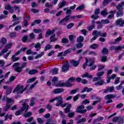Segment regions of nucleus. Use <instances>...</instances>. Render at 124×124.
Returning <instances> with one entry per match:
<instances>
[{
    "label": "nucleus",
    "instance_id": "obj_1",
    "mask_svg": "<svg viewBox=\"0 0 124 124\" xmlns=\"http://www.w3.org/2000/svg\"><path fill=\"white\" fill-rule=\"evenodd\" d=\"M52 82L53 85H54L55 87H72V85L69 82H62V81H58V78L54 77L52 78Z\"/></svg>",
    "mask_w": 124,
    "mask_h": 124
},
{
    "label": "nucleus",
    "instance_id": "obj_2",
    "mask_svg": "<svg viewBox=\"0 0 124 124\" xmlns=\"http://www.w3.org/2000/svg\"><path fill=\"white\" fill-rule=\"evenodd\" d=\"M24 92H25V88H24V86L23 85H18L14 90L13 93H16L17 94H19L20 93H23Z\"/></svg>",
    "mask_w": 124,
    "mask_h": 124
},
{
    "label": "nucleus",
    "instance_id": "obj_3",
    "mask_svg": "<svg viewBox=\"0 0 124 124\" xmlns=\"http://www.w3.org/2000/svg\"><path fill=\"white\" fill-rule=\"evenodd\" d=\"M70 16H67L62 18L60 21L59 22L58 24L60 26H61L62 25V26H66L67 25V21H69L70 19Z\"/></svg>",
    "mask_w": 124,
    "mask_h": 124
},
{
    "label": "nucleus",
    "instance_id": "obj_4",
    "mask_svg": "<svg viewBox=\"0 0 124 124\" xmlns=\"http://www.w3.org/2000/svg\"><path fill=\"white\" fill-rule=\"evenodd\" d=\"M85 109V106L84 105H81L77 108L76 111L77 113H79L80 114H85L87 112V109Z\"/></svg>",
    "mask_w": 124,
    "mask_h": 124
},
{
    "label": "nucleus",
    "instance_id": "obj_5",
    "mask_svg": "<svg viewBox=\"0 0 124 124\" xmlns=\"http://www.w3.org/2000/svg\"><path fill=\"white\" fill-rule=\"evenodd\" d=\"M19 65L20 63L19 62L15 63L13 65V67L15 68V71H16V72H17L18 73H20L22 70H23V67H19Z\"/></svg>",
    "mask_w": 124,
    "mask_h": 124
},
{
    "label": "nucleus",
    "instance_id": "obj_6",
    "mask_svg": "<svg viewBox=\"0 0 124 124\" xmlns=\"http://www.w3.org/2000/svg\"><path fill=\"white\" fill-rule=\"evenodd\" d=\"M2 100L3 101L6 102V104L10 105V106H11V104L14 103V100H13V99H11L7 97H3L2 99Z\"/></svg>",
    "mask_w": 124,
    "mask_h": 124
},
{
    "label": "nucleus",
    "instance_id": "obj_7",
    "mask_svg": "<svg viewBox=\"0 0 124 124\" xmlns=\"http://www.w3.org/2000/svg\"><path fill=\"white\" fill-rule=\"evenodd\" d=\"M38 83V81L36 80L33 84L31 85V84H28L26 86V87H25V88H24L25 91H26V90L27 91H28V92H31V90H32V89H33V88H34V87H35V85H36V84H37Z\"/></svg>",
    "mask_w": 124,
    "mask_h": 124
},
{
    "label": "nucleus",
    "instance_id": "obj_8",
    "mask_svg": "<svg viewBox=\"0 0 124 124\" xmlns=\"http://www.w3.org/2000/svg\"><path fill=\"white\" fill-rule=\"evenodd\" d=\"M112 98H115V96L113 94H108L104 97V99H106V100H108L106 102V103L108 104V103H111V102H113V101L111 100Z\"/></svg>",
    "mask_w": 124,
    "mask_h": 124
},
{
    "label": "nucleus",
    "instance_id": "obj_9",
    "mask_svg": "<svg viewBox=\"0 0 124 124\" xmlns=\"http://www.w3.org/2000/svg\"><path fill=\"white\" fill-rule=\"evenodd\" d=\"M57 101V103L56 104V106L57 107H59V106H61L62 104V96H59L56 97V99Z\"/></svg>",
    "mask_w": 124,
    "mask_h": 124
},
{
    "label": "nucleus",
    "instance_id": "obj_10",
    "mask_svg": "<svg viewBox=\"0 0 124 124\" xmlns=\"http://www.w3.org/2000/svg\"><path fill=\"white\" fill-rule=\"evenodd\" d=\"M124 121V118L123 117L118 116V117H115L112 119L113 123H123Z\"/></svg>",
    "mask_w": 124,
    "mask_h": 124
},
{
    "label": "nucleus",
    "instance_id": "obj_11",
    "mask_svg": "<svg viewBox=\"0 0 124 124\" xmlns=\"http://www.w3.org/2000/svg\"><path fill=\"white\" fill-rule=\"evenodd\" d=\"M97 34V36H102L103 37H106V35H107V33H102L100 31L97 32L96 30H95L93 31L92 34Z\"/></svg>",
    "mask_w": 124,
    "mask_h": 124
},
{
    "label": "nucleus",
    "instance_id": "obj_12",
    "mask_svg": "<svg viewBox=\"0 0 124 124\" xmlns=\"http://www.w3.org/2000/svg\"><path fill=\"white\" fill-rule=\"evenodd\" d=\"M62 72H67L69 70V63H66L64 64L62 68Z\"/></svg>",
    "mask_w": 124,
    "mask_h": 124
},
{
    "label": "nucleus",
    "instance_id": "obj_13",
    "mask_svg": "<svg viewBox=\"0 0 124 124\" xmlns=\"http://www.w3.org/2000/svg\"><path fill=\"white\" fill-rule=\"evenodd\" d=\"M32 46L36 49V51H38L41 49V44L40 43H37L36 44H32Z\"/></svg>",
    "mask_w": 124,
    "mask_h": 124
},
{
    "label": "nucleus",
    "instance_id": "obj_14",
    "mask_svg": "<svg viewBox=\"0 0 124 124\" xmlns=\"http://www.w3.org/2000/svg\"><path fill=\"white\" fill-rule=\"evenodd\" d=\"M124 24V20L119 19L116 21V26H119V27H123Z\"/></svg>",
    "mask_w": 124,
    "mask_h": 124
},
{
    "label": "nucleus",
    "instance_id": "obj_15",
    "mask_svg": "<svg viewBox=\"0 0 124 124\" xmlns=\"http://www.w3.org/2000/svg\"><path fill=\"white\" fill-rule=\"evenodd\" d=\"M114 91V87H108L104 91V93H112Z\"/></svg>",
    "mask_w": 124,
    "mask_h": 124
},
{
    "label": "nucleus",
    "instance_id": "obj_16",
    "mask_svg": "<svg viewBox=\"0 0 124 124\" xmlns=\"http://www.w3.org/2000/svg\"><path fill=\"white\" fill-rule=\"evenodd\" d=\"M21 110L23 112V111H25V112H27V110H29V105H27L26 104L23 103L22 104V107L21 108Z\"/></svg>",
    "mask_w": 124,
    "mask_h": 124
},
{
    "label": "nucleus",
    "instance_id": "obj_17",
    "mask_svg": "<svg viewBox=\"0 0 124 124\" xmlns=\"http://www.w3.org/2000/svg\"><path fill=\"white\" fill-rule=\"evenodd\" d=\"M70 63L73 65V66H75V67L78 66L79 65V61H75V60H71L70 61Z\"/></svg>",
    "mask_w": 124,
    "mask_h": 124
},
{
    "label": "nucleus",
    "instance_id": "obj_18",
    "mask_svg": "<svg viewBox=\"0 0 124 124\" xmlns=\"http://www.w3.org/2000/svg\"><path fill=\"white\" fill-rule=\"evenodd\" d=\"M55 32V30H53L52 31L50 30H47L46 33V37H48L50 36V35L53 34Z\"/></svg>",
    "mask_w": 124,
    "mask_h": 124
},
{
    "label": "nucleus",
    "instance_id": "obj_19",
    "mask_svg": "<svg viewBox=\"0 0 124 124\" xmlns=\"http://www.w3.org/2000/svg\"><path fill=\"white\" fill-rule=\"evenodd\" d=\"M5 9L6 10H10V13H14V10L11 7V5H10L9 4H8L6 5Z\"/></svg>",
    "mask_w": 124,
    "mask_h": 124
},
{
    "label": "nucleus",
    "instance_id": "obj_20",
    "mask_svg": "<svg viewBox=\"0 0 124 124\" xmlns=\"http://www.w3.org/2000/svg\"><path fill=\"white\" fill-rule=\"evenodd\" d=\"M63 92V89L62 88H58L54 89L53 91V93L55 94L61 93Z\"/></svg>",
    "mask_w": 124,
    "mask_h": 124
},
{
    "label": "nucleus",
    "instance_id": "obj_21",
    "mask_svg": "<svg viewBox=\"0 0 124 124\" xmlns=\"http://www.w3.org/2000/svg\"><path fill=\"white\" fill-rule=\"evenodd\" d=\"M124 6V2H122L118 4V6L116 7V9L117 10H120L122 11L123 10V8Z\"/></svg>",
    "mask_w": 124,
    "mask_h": 124
},
{
    "label": "nucleus",
    "instance_id": "obj_22",
    "mask_svg": "<svg viewBox=\"0 0 124 124\" xmlns=\"http://www.w3.org/2000/svg\"><path fill=\"white\" fill-rule=\"evenodd\" d=\"M50 42H55L58 40V38H56V34H53L50 37Z\"/></svg>",
    "mask_w": 124,
    "mask_h": 124
},
{
    "label": "nucleus",
    "instance_id": "obj_23",
    "mask_svg": "<svg viewBox=\"0 0 124 124\" xmlns=\"http://www.w3.org/2000/svg\"><path fill=\"white\" fill-rule=\"evenodd\" d=\"M93 91V88H89L87 87H84L82 91H81V93H85V92H87V93H90Z\"/></svg>",
    "mask_w": 124,
    "mask_h": 124
},
{
    "label": "nucleus",
    "instance_id": "obj_24",
    "mask_svg": "<svg viewBox=\"0 0 124 124\" xmlns=\"http://www.w3.org/2000/svg\"><path fill=\"white\" fill-rule=\"evenodd\" d=\"M58 71H59V69L57 68H55L52 69L50 70V73H52V75H55L56 74H58Z\"/></svg>",
    "mask_w": 124,
    "mask_h": 124
},
{
    "label": "nucleus",
    "instance_id": "obj_25",
    "mask_svg": "<svg viewBox=\"0 0 124 124\" xmlns=\"http://www.w3.org/2000/svg\"><path fill=\"white\" fill-rule=\"evenodd\" d=\"M27 55H37V52L32 51L31 49H28L26 51Z\"/></svg>",
    "mask_w": 124,
    "mask_h": 124
},
{
    "label": "nucleus",
    "instance_id": "obj_26",
    "mask_svg": "<svg viewBox=\"0 0 124 124\" xmlns=\"http://www.w3.org/2000/svg\"><path fill=\"white\" fill-rule=\"evenodd\" d=\"M13 9L14 10V12L17 11V12H18V13H19L20 12V11H21V7H20L19 6H17V5H15L14 6V8H13Z\"/></svg>",
    "mask_w": 124,
    "mask_h": 124
},
{
    "label": "nucleus",
    "instance_id": "obj_27",
    "mask_svg": "<svg viewBox=\"0 0 124 124\" xmlns=\"http://www.w3.org/2000/svg\"><path fill=\"white\" fill-rule=\"evenodd\" d=\"M94 24H95L94 20H93L92 21V26L87 27V29L88 30V31H92V30H93V29H94V27H95Z\"/></svg>",
    "mask_w": 124,
    "mask_h": 124
},
{
    "label": "nucleus",
    "instance_id": "obj_28",
    "mask_svg": "<svg viewBox=\"0 0 124 124\" xmlns=\"http://www.w3.org/2000/svg\"><path fill=\"white\" fill-rule=\"evenodd\" d=\"M101 15L105 17L108 15V12H107V9H105L104 10H102L101 12Z\"/></svg>",
    "mask_w": 124,
    "mask_h": 124
},
{
    "label": "nucleus",
    "instance_id": "obj_29",
    "mask_svg": "<svg viewBox=\"0 0 124 124\" xmlns=\"http://www.w3.org/2000/svg\"><path fill=\"white\" fill-rule=\"evenodd\" d=\"M82 78H86V77H87L88 78H90L91 79L93 78V76L90 75V74L86 73L84 74H83L82 76Z\"/></svg>",
    "mask_w": 124,
    "mask_h": 124
},
{
    "label": "nucleus",
    "instance_id": "obj_30",
    "mask_svg": "<svg viewBox=\"0 0 124 124\" xmlns=\"http://www.w3.org/2000/svg\"><path fill=\"white\" fill-rule=\"evenodd\" d=\"M11 60L13 62H17V61H19V60H20V58L16 57V55H14L12 56Z\"/></svg>",
    "mask_w": 124,
    "mask_h": 124
},
{
    "label": "nucleus",
    "instance_id": "obj_31",
    "mask_svg": "<svg viewBox=\"0 0 124 124\" xmlns=\"http://www.w3.org/2000/svg\"><path fill=\"white\" fill-rule=\"evenodd\" d=\"M34 104H35V99L32 98L30 100L29 105L31 107H32L33 105H34Z\"/></svg>",
    "mask_w": 124,
    "mask_h": 124
},
{
    "label": "nucleus",
    "instance_id": "obj_32",
    "mask_svg": "<svg viewBox=\"0 0 124 124\" xmlns=\"http://www.w3.org/2000/svg\"><path fill=\"white\" fill-rule=\"evenodd\" d=\"M94 85L95 86H102V85H104V81L103 80L97 81L95 83Z\"/></svg>",
    "mask_w": 124,
    "mask_h": 124
},
{
    "label": "nucleus",
    "instance_id": "obj_33",
    "mask_svg": "<svg viewBox=\"0 0 124 124\" xmlns=\"http://www.w3.org/2000/svg\"><path fill=\"white\" fill-rule=\"evenodd\" d=\"M11 107V106L6 104L5 106H4L3 108V110L4 111H8V110L10 109Z\"/></svg>",
    "mask_w": 124,
    "mask_h": 124
},
{
    "label": "nucleus",
    "instance_id": "obj_34",
    "mask_svg": "<svg viewBox=\"0 0 124 124\" xmlns=\"http://www.w3.org/2000/svg\"><path fill=\"white\" fill-rule=\"evenodd\" d=\"M38 71L37 70H31L29 72V74L30 75H34V74H36V73H37Z\"/></svg>",
    "mask_w": 124,
    "mask_h": 124
},
{
    "label": "nucleus",
    "instance_id": "obj_35",
    "mask_svg": "<svg viewBox=\"0 0 124 124\" xmlns=\"http://www.w3.org/2000/svg\"><path fill=\"white\" fill-rule=\"evenodd\" d=\"M15 79H16V77L11 76V77H10L9 81L7 82L6 83L10 84V83H11V82H13V81H14L15 80Z\"/></svg>",
    "mask_w": 124,
    "mask_h": 124
},
{
    "label": "nucleus",
    "instance_id": "obj_36",
    "mask_svg": "<svg viewBox=\"0 0 124 124\" xmlns=\"http://www.w3.org/2000/svg\"><path fill=\"white\" fill-rule=\"evenodd\" d=\"M25 0H15L14 1H12L11 2V3L13 4H15L16 3H19V2H21V1H22L23 2H25Z\"/></svg>",
    "mask_w": 124,
    "mask_h": 124
},
{
    "label": "nucleus",
    "instance_id": "obj_37",
    "mask_svg": "<svg viewBox=\"0 0 124 124\" xmlns=\"http://www.w3.org/2000/svg\"><path fill=\"white\" fill-rule=\"evenodd\" d=\"M123 15H124V12L121 10H119L118 12H117L116 14L117 17H122Z\"/></svg>",
    "mask_w": 124,
    "mask_h": 124
},
{
    "label": "nucleus",
    "instance_id": "obj_38",
    "mask_svg": "<svg viewBox=\"0 0 124 124\" xmlns=\"http://www.w3.org/2000/svg\"><path fill=\"white\" fill-rule=\"evenodd\" d=\"M0 42L2 45H4V44H6V42H7V40L6 38L3 37L1 39Z\"/></svg>",
    "mask_w": 124,
    "mask_h": 124
},
{
    "label": "nucleus",
    "instance_id": "obj_39",
    "mask_svg": "<svg viewBox=\"0 0 124 124\" xmlns=\"http://www.w3.org/2000/svg\"><path fill=\"white\" fill-rule=\"evenodd\" d=\"M36 80V78L34 77V78H31L30 79H29L27 81V83H33V82L34 81H35Z\"/></svg>",
    "mask_w": 124,
    "mask_h": 124
},
{
    "label": "nucleus",
    "instance_id": "obj_40",
    "mask_svg": "<svg viewBox=\"0 0 124 124\" xmlns=\"http://www.w3.org/2000/svg\"><path fill=\"white\" fill-rule=\"evenodd\" d=\"M32 115V113L31 111H29L28 112L24 114V116L25 118H29V117H31Z\"/></svg>",
    "mask_w": 124,
    "mask_h": 124
},
{
    "label": "nucleus",
    "instance_id": "obj_41",
    "mask_svg": "<svg viewBox=\"0 0 124 124\" xmlns=\"http://www.w3.org/2000/svg\"><path fill=\"white\" fill-rule=\"evenodd\" d=\"M79 91V88H77L76 89L72 90L70 92V94H75V93H76L78 92Z\"/></svg>",
    "mask_w": 124,
    "mask_h": 124
},
{
    "label": "nucleus",
    "instance_id": "obj_42",
    "mask_svg": "<svg viewBox=\"0 0 124 124\" xmlns=\"http://www.w3.org/2000/svg\"><path fill=\"white\" fill-rule=\"evenodd\" d=\"M65 5V1H62V2L60 3V4H59L60 6L58 8L57 10H59V9H60V8H62V7H63Z\"/></svg>",
    "mask_w": 124,
    "mask_h": 124
},
{
    "label": "nucleus",
    "instance_id": "obj_43",
    "mask_svg": "<svg viewBox=\"0 0 124 124\" xmlns=\"http://www.w3.org/2000/svg\"><path fill=\"white\" fill-rule=\"evenodd\" d=\"M84 41V37L83 36H79L77 39V42H83Z\"/></svg>",
    "mask_w": 124,
    "mask_h": 124
},
{
    "label": "nucleus",
    "instance_id": "obj_44",
    "mask_svg": "<svg viewBox=\"0 0 124 124\" xmlns=\"http://www.w3.org/2000/svg\"><path fill=\"white\" fill-rule=\"evenodd\" d=\"M44 54V52H42L40 54L36 56L34 58L35 59V60H37V59H39V58H41V57H42V56H43Z\"/></svg>",
    "mask_w": 124,
    "mask_h": 124
},
{
    "label": "nucleus",
    "instance_id": "obj_45",
    "mask_svg": "<svg viewBox=\"0 0 124 124\" xmlns=\"http://www.w3.org/2000/svg\"><path fill=\"white\" fill-rule=\"evenodd\" d=\"M33 31L35 33H41V32H42V30H41V29H33Z\"/></svg>",
    "mask_w": 124,
    "mask_h": 124
},
{
    "label": "nucleus",
    "instance_id": "obj_46",
    "mask_svg": "<svg viewBox=\"0 0 124 124\" xmlns=\"http://www.w3.org/2000/svg\"><path fill=\"white\" fill-rule=\"evenodd\" d=\"M22 29V26L20 25L16 26L15 28V31H21Z\"/></svg>",
    "mask_w": 124,
    "mask_h": 124
},
{
    "label": "nucleus",
    "instance_id": "obj_47",
    "mask_svg": "<svg viewBox=\"0 0 124 124\" xmlns=\"http://www.w3.org/2000/svg\"><path fill=\"white\" fill-rule=\"evenodd\" d=\"M90 48H91V49H97V48H98V45L93 44L90 46Z\"/></svg>",
    "mask_w": 124,
    "mask_h": 124
},
{
    "label": "nucleus",
    "instance_id": "obj_48",
    "mask_svg": "<svg viewBox=\"0 0 124 124\" xmlns=\"http://www.w3.org/2000/svg\"><path fill=\"white\" fill-rule=\"evenodd\" d=\"M86 118H81L79 120H78L77 122V124H81V123H85L86 122Z\"/></svg>",
    "mask_w": 124,
    "mask_h": 124
},
{
    "label": "nucleus",
    "instance_id": "obj_49",
    "mask_svg": "<svg viewBox=\"0 0 124 124\" xmlns=\"http://www.w3.org/2000/svg\"><path fill=\"white\" fill-rule=\"evenodd\" d=\"M13 46V43H9V44L6 45L5 48H6L8 50V49H10V48H11L12 46Z\"/></svg>",
    "mask_w": 124,
    "mask_h": 124
},
{
    "label": "nucleus",
    "instance_id": "obj_50",
    "mask_svg": "<svg viewBox=\"0 0 124 124\" xmlns=\"http://www.w3.org/2000/svg\"><path fill=\"white\" fill-rule=\"evenodd\" d=\"M102 24H109L110 23V20L108 19H103L101 21Z\"/></svg>",
    "mask_w": 124,
    "mask_h": 124
},
{
    "label": "nucleus",
    "instance_id": "obj_51",
    "mask_svg": "<svg viewBox=\"0 0 124 124\" xmlns=\"http://www.w3.org/2000/svg\"><path fill=\"white\" fill-rule=\"evenodd\" d=\"M102 53L103 54V55H107V54H108V49L106 48H103Z\"/></svg>",
    "mask_w": 124,
    "mask_h": 124
},
{
    "label": "nucleus",
    "instance_id": "obj_52",
    "mask_svg": "<svg viewBox=\"0 0 124 124\" xmlns=\"http://www.w3.org/2000/svg\"><path fill=\"white\" fill-rule=\"evenodd\" d=\"M12 90V88L11 87L9 88L6 92V95H8V94H10L11 93V91Z\"/></svg>",
    "mask_w": 124,
    "mask_h": 124
},
{
    "label": "nucleus",
    "instance_id": "obj_53",
    "mask_svg": "<svg viewBox=\"0 0 124 124\" xmlns=\"http://www.w3.org/2000/svg\"><path fill=\"white\" fill-rule=\"evenodd\" d=\"M101 61L103 62H106V61H107V56H103L101 58Z\"/></svg>",
    "mask_w": 124,
    "mask_h": 124
},
{
    "label": "nucleus",
    "instance_id": "obj_54",
    "mask_svg": "<svg viewBox=\"0 0 124 124\" xmlns=\"http://www.w3.org/2000/svg\"><path fill=\"white\" fill-rule=\"evenodd\" d=\"M5 121H6L8 119H9V120H12V115L7 114L5 116Z\"/></svg>",
    "mask_w": 124,
    "mask_h": 124
},
{
    "label": "nucleus",
    "instance_id": "obj_55",
    "mask_svg": "<svg viewBox=\"0 0 124 124\" xmlns=\"http://www.w3.org/2000/svg\"><path fill=\"white\" fill-rule=\"evenodd\" d=\"M29 37L31 40H32V39H34L35 38V35L33 33H31L29 35Z\"/></svg>",
    "mask_w": 124,
    "mask_h": 124
},
{
    "label": "nucleus",
    "instance_id": "obj_56",
    "mask_svg": "<svg viewBox=\"0 0 124 124\" xmlns=\"http://www.w3.org/2000/svg\"><path fill=\"white\" fill-rule=\"evenodd\" d=\"M123 49V47L121 46H117L115 47V52H118V51H121Z\"/></svg>",
    "mask_w": 124,
    "mask_h": 124
},
{
    "label": "nucleus",
    "instance_id": "obj_57",
    "mask_svg": "<svg viewBox=\"0 0 124 124\" xmlns=\"http://www.w3.org/2000/svg\"><path fill=\"white\" fill-rule=\"evenodd\" d=\"M74 26V23H71L67 26V29L69 30L70 29L73 28Z\"/></svg>",
    "mask_w": 124,
    "mask_h": 124
},
{
    "label": "nucleus",
    "instance_id": "obj_58",
    "mask_svg": "<svg viewBox=\"0 0 124 124\" xmlns=\"http://www.w3.org/2000/svg\"><path fill=\"white\" fill-rule=\"evenodd\" d=\"M89 54V55L93 56V57H96V56H97V53L95 51H90Z\"/></svg>",
    "mask_w": 124,
    "mask_h": 124
},
{
    "label": "nucleus",
    "instance_id": "obj_59",
    "mask_svg": "<svg viewBox=\"0 0 124 124\" xmlns=\"http://www.w3.org/2000/svg\"><path fill=\"white\" fill-rule=\"evenodd\" d=\"M83 46H84V44H83L82 43H79L77 45V48L78 49H80V48H82Z\"/></svg>",
    "mask_w": 124,
    "mask_h": 124
},
{
    "label": "nucleus",
    "instance_id": "obj_60",
    "mask_svg": "<svg viewBox=\"0 0 124 124\" xmlns=\"http://www.w3.org/2000/svg\"><path fill=\"white\" fill-rule=\"evenodd\" d=\"M79 96H80L79 94H78L76 96H74L73 98L74 101H76L77 100H78V99H79Z\"/></svg>",
    "mask_w": 124,
    "mask_h": 124
},
{
    "label": "nucleus",
    "instance_id": "obj_61",
    "mask_svg": "<svg viewBox=\"0 0 124 124\" xmlns=\"http://www.w3.org/2000/svg\"><path fill=\"white\" fill-rule=\"evenodd\" d=\"M74 115H75V112H70L68 114V118H73L74 117Z\"/></svg>",
    "mask_w": 124,
    "mask_h": 124
},
{
    "label": "nucleus",
    "instance_id": "obj_62",
    "mask_svg": "<svg viewBox=\"0 0 124 124\" xmlns=\"http://www.w3.org/2000/svg\"><path fill=\"white\" fill-rule=\"evenodd\" d=\"M52 48V46L50 45H47L45 47V51H47V50H50Z\"/></svg>",
    "mask_w": 124,
    "mask_h": 124
},
{
    "label": "nucleus",
    "instance_id": "obj_63",
    "mask_svg": "<svg viewBox=\"0 0 124 124\" xmlns=\"http://www.w3.org/2000/svg\"><path fill=\"white\" fill-rule=\"evenodd\" d=\"M104 75V72L102 71V72H98L96 74V76H97V77H101V76H102Z\"/></svg>",
    "mask_w": 124,
    "mask_h": 124
},
{
    "label": "nucleus",
    "instance_id": "obj_64",
    "mask_svg": "<svg viewBox=\"0 0 124 124\" xmlns=\"http://www.w3.org/2000/svg\"><path fill=\"white\" fill-rule=\"evenodd\" d=\"M38 124H43L44 123V121L40 118H38L37 119Z\"/></svg>",
    "mask_w": 124,
    "mask_h": 124
}]
</instances>
